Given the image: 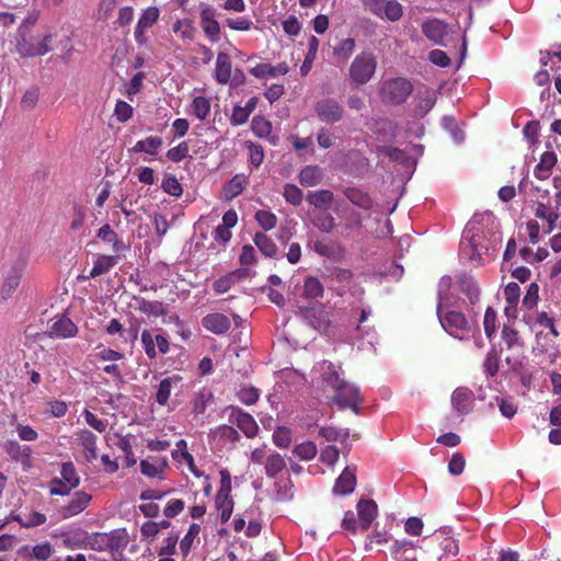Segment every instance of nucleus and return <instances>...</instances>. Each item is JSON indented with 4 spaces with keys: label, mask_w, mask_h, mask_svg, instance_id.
Segmentation results:
<instances>
[{
    "label": "nucleus",
    "mask_w": 561,
    "mask_h": 561,
    "mask_svg": "<svg viewBox=\"0 0 561 561\" xmlns=\"http://www.w3.org/2000/svg\"><path fill=\"white\" fill-rule=\"evenodd\" d=\"M318 370L320 371L322 389L324 391L332 390L329 401L336 404L341 410L351 409L358 412V405L362 402L358 387L341 378L332 362H320Z\"/></svg>",
    "instance_id": "obj_1"
},
{
    "label": "nucleus",
    "mask_w": 561,
    "mask_h": 561,
    "mask_svg": "<svg viewBox=\"0 0 561 561\" xmlns=\"http://www.w3.org/2000/svg\"><path fill=\"white\" fill-rule=\"evenodd\" d=\"M453 285V277L443 276L438 282V304L436 313L440 325L451 336L463 337L469 336L472 331V324L467 316L460 310L448 309V293Z\"/></svg>",
    "instance_id": "obj_2"
},
{
    "label": "nucleus",
    "mask_w": 561,
    "mask_h": 561,
    "mask_svg": "<svg viewBox=\"0 0 561 561\" xmlns=\"http://www.w3.org/2000/svg\"><path fill=\"white\" fill-rule=\"evenodd\" d=\"M50 42L51 35L37 39L33 32H25V27H19L15 34V51L23 58L37 57L48 53Z\"/></svg>",
    "instance_id": "obj_3"
},
{
    "label": "nucleus",
    "mask_w": 561,
    "mask_h": 561,
    "mask_svg": "<svg viewBox=\"0 0 561 561\" xmlns=\"http://www.w3.org/2000/svg\"><path fill=\"white\" fill-rule=\"evenodd\" d=\"M376 68L377 61L374 54L363 51L353 58L348 68V77L355 84H367L375 76Z\"/></svg>",
    "instance_id": "obj_4"
},
{
    "label": "nucleus",
    "mask_w": 561,
    "mask_h": 561,
    "mask_svg": "<svg viewBox=\"0 0 561 561\" xmlns=\"http://www.w3.org/2000/svg\"><path fill=\"white\" fill-rule=\"evenodd\" d=\"M413 91V84L404 78L389 79L382 82L380 98L385 103L401 105Z\"/></svg>",
    "instance_id": "obj_5"
},
{
    "label": "nucleus",
    "mask_w": 561,
    "mask_h": 561,
    "mask_svg": "<svg viewBox=\"0 0 561 561\" xmlns=\"http://www.w3.org/2000/svg\"><path fill=\"white\" fill-rule=\"evenodd\" d=\"M60 478H54L50 482L49 494L51 495H69L70 491L76 490L80 484V476L73 462H62Z\"/></svg>",
    "instance_id": "obj_6"
},
{
    "label": "nucleus",
    "mask_w": 561,
    "mask_h": 561,
    "mask_svg": "<svg viewBox=\"0 0 561 561\" xmlns=\"http://www.w3.org/2000/svg\"><path fill=\"white\" fill-rule=\"evenodd\" d=\"M314 113L320 122L333 124L341 122L344 117L345 110L337 100L327 96L314 103Z\"/></svg>",
    "instance_id": "obj_7"
},
{
    "label": "nucleus",
    "mask_w": 561,
    "mask_h": 561,
    "mask_svg": "<svg viewBox=\"0 0 561 561\" xmlns=\"http://www.w3.org/2000/svg\"><path fill=\"white\" fill-rule=\"evenodd\" d=\"M459 551L457 539L444 536V534H434L427 546V552L431 558L442 560L448 556H456Z\"/></svg>",
    "instance_id": "obj_8"
},
{
    "label": "nucleus",
    "mask_w": 561,
    "mask_h": 561,
    "mask_svg": "<svg viewBox=\"0 0 561 561\" xmlns=\"http://www.w3.org/2000/svg\"><path fill=\"white\" fill-rule=\"evenodd\" d=\"M78 332V325L65 313L54 316L48 323V335L51 337L67 340V337L76 336Z\"/></svg>",
    "instance_id": "obj_9"
},
{
    "label": "nucleus",
    "mask_w": 561,
    "mask_h": 561,
    "mask_svg": "<svg viewBox=\"0 0 561 561\" xmlns=\"http://www.w3.org/2000/svg\"><path fill=\"white\" fill-rule=\"evenodd\" d=\"M92 501V494L87 493V491L79 490L75 491L71 497L66 502L65 505L60 506V513L64 518H70L77 516L81 512L85 511L87 506L90 505Z\"/></svg>",
    "instance_id": "obj_10"
},
{
    "label": "nucleus",
    "mask_w": 561,
    "mask_h": 561,
    "mask_svg": "<svg viewBox=\"0 0 561 561\" xmlns=\"http://www.w3.org/2000/svg\"><path fill=\"white\" fill-rule=\"evenodd\" d=\"M421 31L430 42L444 45V39L448 34V25L436 19L425 20L422 22Z\"/></svg>",
    "instance_id": "obj_11"
},
{
    "label": "nucleus",
    "mask_w": 561,
    "mask_h": 561,
    "mask_svg": "<svg viewBox=\"0 0 561 561\" xmlns=\"http://www.w3.org/2000/svg\"><path fill=\"white\" fill-rule=\"evenodd\" d=\"M473 390L467 387L456 388L451 393V405L461 415L469 414L473 409Z\"/></svg>",
    "instance_id": "obj_12"
},
{
    "label": "nucleus",
    "mask_w": 561,
    "mask_h": 561,
    "mask_svg": "<svg viewBox=\"0 0 561 561\" xmlns=\"http://www.w3.org/2000/svg\"><path fill=\"white\" fill-rule=\"evenodd\" d=\"M378 506L374 500H359L357 503L358 526L362 531H367L377 517Z\"/></svg>",
    "instance_id": "obj_13"
},
{
    "label": "nucleus",
    "mask_w": 561,
    "mask_h": 561,
    "mask_svg": "<svg viewBox=\"0 0 561 561\" xmlns=\"http://www.w3.org/2000/svg\"><path fill=\"white\" fill-rule=\"evenodd\" d=\"M201 24L209 42H219L220 25L219 21L215 18V9L213 7L208 5L202 10Z\"/></svg>",
    "instance_id": "obj_14"
},
{
    "label": "nucleus",
    "mask_w": 561,
    "mask_h": 561,
    "mask_svg": "<svg viewBox=\"0 0 561 561\" xmlns=\"http://www.w3.org/2000/svg\"><path fill=\"white\" fill-rule=\"evenodd\" d=\"M202 324L207 331L217 335L226 334L231 328L230 319L226 314L215 312L203 317Z\"/></svg>",
    "instance_id": "obj_15"
},
{
    "label": "nucleus",
    "mask_w": 561,
    "mask_h": 561,
    "mask_svg": "<svg viewBox=\"0 0 561 561\" xmlns=\"http://www.w3.org/2000/svg\"><path fill=\"white\" fill-rule=\"evenodd\" d=\"M357 478L354 469L346 467L339 474L332 491L337 495H350L355 490Z\"/></svg>",
    "instance_id": "obj_16"
},
{
    "label": "nucleus",
    "mask_w": 561,
    "mask_h": 561,
    "mask_svg": "<svg viewBox=\"0 0 561 561\" xmlns=\"http://www.w3.org/2000/svg\"><path fill=\"white\" fill-rule=\"evenodd\" d=\"M343 193L350 203L357 208H362L364 211H369L374 207L373 197H370L368 192L360 190L358 186H346Z\"/></svg>",
    "instance_id": "obj_17"
},
{
    "label": "nucleus",
    "mask_w": 561,
    "mask_h": 561,
    "mask_svg": "<svg viewBox=\"0 0 561 561\" xmlns=\"http://www.w3.org/2000/svg\"><path fill=\"white\" fill-rule=\"evenodd\" d=\"M119 256L117 255H104L100 254L94 260V265L87 276H79L81 279H89L101 276V274L108 273L114 266H116Z\"/></svg>",
    "instance_id": "obj_18"
},
{
    "label": "nucleus",
    "mask_w": 561,
    "mask_h": 561,
    "mask_svg": "<svg viewBox=\"0 0 561 561\" xmlns=\"http://www.w3.org/2000/svg\"><path fill=\"white\" fill-rule=\"evenodd\" d=\"M558 163V154L553 150H546L534 171L537 180L545 181L551 175L553 168Z\"/></svg>",
    "instance_id": "obj_19"
},
{
    "label": "nucleus",
    "mask_w": 561,
    "mask_h": 561,
    "mask_svg": "<svg viewBox=\"0 0 561 561\" xmlns=\"http://www.w3.org/2000/svg\"><path fill=\"white\" fill-rule=\"evenodd\" d=\"M249 71L252 76L256 77V79H267V77H277L288 73L289 67L286 62H279L277 65L257 64Z\"/></svg>",
    "instance_id": "obj_20"
},
{
    "label": "nucleus",
    "mask_w": 561,
    "mask_h": 561,
    "mask_svg": "<svg viewBox=\"0 0 561 561\" xmlns=\"http://www.w3.org/2000/svg\"><path fill=\"white\" fill-rule=\"evenodd\" d=\"M311 249L321 256L329 260H337L343 252L342 245L330 239H318L313 241Z\"/></svg>",
    "instance_id": "obj_21"
},
{
    "label": "nucleus",
    "mask_w": 561,
    "mask_h": 561,
    "mask_svg": "<svg viewBox=\"0 0 561 561\" xmlns=\"http://www.w3.org/2000/svg\"><path fill=\"white\" fill-rule=\"evenodd\" d=\"M457 284L459 286L460 291L467 295L469 302L471 305H476L479 302L481 297V289L479 288L477 280H474L473 276L463 273L457 278Z\"/></svg>",
    "instance_id": "obj_22"
},
{
    "label": "nucleus",
    "mask_w": 561,
    "mask_h": 561,
    "mask_svg": "<svg viewBox=\"0 0 561 561\" xmlns=\"http://www.w3.org/2000/svg\"><path fill=\"white\" fill-rule=\"evenodd\" d=\"M341 228L344 237H352L358 233L364 228L363 214L356 210H348L341 222Z\"/></svg>",
    "instance_id": "obj_23"
},
{
    "label": "nucleus",
    "mask_w": 561,
    "mask_h": 561,
    "mask_svg": "<svg viewBox=\"0 0 561 561\" xmlns=\"http://www.w3.org/2000/svg\"><path fill=\"white\" fill-rule=\"evenodd\" d=\"M236 425L248 437H254L257 434L259 426L253 415L244 413V411L238 409L233 411Z\"/></svg>",
    "instance_id": "obj_24"
},
{
    "label": "nucleus",
    "mask_w": 561,
    "mask_h": 561,
    "mask_svg": "<svg viewBox=\"0 0 561 561\" xmlns=\"http://www.w3.org/2000/svg\"><path fill=\"white\" fill-rule=\"evenodd\" d=\"M391 553L397 561H416L417 552L411 541H396L391 546Z\"/></svg>",
    "instance_id": "obj_25"
},
{
    "label": "nucleus",
    "mask_w": 561,
    "mask_h": 561,
    "mask_svg": "<svg viewBox=\"0 0 561 561\" xmlns=\"http://www.w3.org/2000/svg\"><path fill=\"white\" fill-rule=\"evenodd\" d=\"M215 78L219 84H227L231 79V58L227 53H218L216 59Z\"/></svg>",
    "instance_id": "obj_26"
},
{
    "label": "nucleus",
    "mask_w": 561,
    "mask_h": 561,
    "mask_svg": "<svg viewBox=\"0 0 561 561\" xmlns=\"http://www.w3.org/2000/svg\"><path fill=\"white\" fill-rule=\"evenodd\" d=\"M310 221L322 233H331L337 226L336 219L328 210L311 214Z\"/></svg>",
    "instance_id": "obj_27"
},
{
    "label": "nucleus",
    "mask_w": 561,
    "mask_h": 561,
    "mask_svg": "<svg viewBox=\"0 0 561 561\" xmlns=\"http://www.w3.org/2000/svg\"><path fill=\"white\" fill-rule=\"evenodd\" d=\"M172 458H174L179 462L183 460L186 465H188V468L193 474L197 477L203 474L196 468L192 454L187 451V443L184 440V438H181L179 442L175 443V448L172 450Z\"/></svg>",
    "instance_id": "obj_28"
},
{
    "label": "nucleus",
    "mask_w": 561,
    "mask_h": 561,
    "mask_svg": "<svg viewBox=\"0 0 561 561\" xmlns=\"http://www.w3.org/2000/svg\"><path fill=\"white\" fill-rule=\"evenodd\" d=\"M307 201L313 207L318 208L320 211H323V209H330L332 207L334 195L332 191L320 190L307 193Z\"/></svg>",
    "instance_id": "obj_29"
},
{
    "label": "nucleus",
    "mask_w": 561,
    "mask_h": 561,
    "mask_svg": "<svg viewBox=\"0 0 561 561\" xmlns=\"http://www.w3.org/2000/svg\"><path fill=\"white\" fill-rule=\"evenodd\" d=\"M323 178V171L319 165H306L298 174V181L302 186H317Z\"/></svg>",
    "instance_id": "obj_30"
},
{
    "label": "nucleus",
    "mask_w": 561,
    "mask_h": 561,
    "mask_svg": "<svg viewBox=\"0 0 561 561\" xmlns=\"http://www.w3.org/2000/svg\"><path fill=\"white\" fill-rule=\"evenodd\" d=\"M24 271V265L14 266L8 273L2 284V296L9 298L16 290Z\"/></svg>",
    "instance_id": "obj_31"
},
{
    "label": "nucleus",
    "mask_w": 561,
    "mask_h": 561,
    "mask_svg": "<svg viewBox=\"0 0 561 561\" xmlns=\"http://www.w3.org/2000/svg\"><path fill=\"white\" fill-rule=\"evenodd\" d=\"M215 507L220 517V522L225 524L231 518L234 501L231 495L216 494Z\"/></svg>",
    "instance_id": "obj_32"
},
{
    "label": "nucleus",
    "mask_w": 561,
    "mask_h": 561,
    "mask_svg": "<svg viewBox=\"0 0 561 561\" xmlns=\"http://www.w3.org/2000/svg\"><path fill=\"white\" fill-rule=\"evenodd\" d=\"M163 144V139L161 137L157 136H150L145 139H139L135 147L130 148L129 151L133 153H140V151H144L148 154H157L159 148H161Z\"/></svg>",
    "instance_id": "obj_33"
},
{
    "label": "nucleus",
    "mask_w": 561,
    "mask_h": 561,
    "mask_svg": "<svg viewBox=\"0 0 561 561\" xmlns=\"http://www.w3.org/2000/svg\"><path fill=\"white\" fill-rule=\"evenodd\" d=\"M324 286L316 276H307L304 280L302 296L307 299L322 298L324 295Z\"/></svg>",
    "instance_id": "obj_34"
},
{
    "label": "nucleus",
    "mask_w": 561,
    "mask_h": 561,
    "mask_svg": "<svg viewBox=\"0 0 561 561\" xmlns=\"http://www.w3.org/2000/svg\"><path fill=\"white\" fill-rule=\"evenodd\" d=\"M96 236L99 239L110 242L112 244V250L115 252H119L126 249L124 241L118 238L116 231L113 230L108 224H104L101 228H99Z\"/></svg>",
    "instance_id": "obj_35"
},
{
    "label": "nucleus",
    "mask_w": 561,
    "mask_h": 561,
    "mask_svg": "<svg viewBox=\"0 0 561 561\" xmlns=\"http://www.w3.org/2000/svg\"><path fill=\"white\" fill-rule=\"evenodd\" d=\"M181 377L179 376H172L163 378L158 386L156 400L158 404L165 405L168 404V400L170 399V396L172 393L173 385H176L180 382Z\"/></svg>",
    "instance_id": "obj_36"
},
{
    "label": "nucleus",
    "mask_w": 561,
    "mask_h": 561,
    "mask_svg": "<svg viewBox=\"0 0 561 561\" xmlns=\"http://www.w3.org/2000/svg\"><path fill=\"white\" fill-rule=\"evenodd\" d=\"M84 457L89 462L98 458L96 435L91 431H82L80 434Z\"/></svg>",
    "instance_id": "obj_37"
},
{
    "label": "nucleus",
    "mask_w": 561,
    "mask_h": 561,
    "mask_svg": "<svg viewBox=\"0 0 561 561\" xmlns=\"http://www.w3.org/2000/svg\"><path fill=\"white\" fill-rule=\"evenodd\" d=\"M285 467L286 461L282 454L272 453L267 455L265 460V474L268 476L270 479H274Z\"/></svg>",
    "instance_id": "obj_38"
},
{
    "label": "nucleus",
    "mask_w": 561,
    "mask_h": 561,
    "mask_svg": "<svg viewBox=\"0 0 561 561\" xmlns=\"http://www.w3.org/2000/svg\"><path fill=\"white\" fill-rule=\"evenodd\" d=\"M253 240L263 255L270 257H274L276 255L278 249L270 236L266 233L256 232Z\"/></svg>",
    "instance_id": "obj_39"
},
{
    "label": "nucleus",
    "mask_w": 561,
    "mask_h": 561,
    "mask_svg": "<svg viewBox=\"0 0 561 561\" xmlns=\"http://www.w3.org/2000/svg\"><path fill=\"white\" fill-rule=\"evenodd\" d=\"M319 39L317 36H311L308 41V51L305 56L304 62L300 67V73L302 76H307L310 70L312 69V64L314 62V59L317 58V51L319 48Z\"/></svg>",
    "instance_id": "obj_40"
},
{
    "label": "nucleus",
    "mask_w": 561,
    "mask_h": 561,
    "mask_svg": "<svg viewBox=\"0 0 561 561\" xmlns=\"http://www.w3.org/2000/svg\"><path fill=\"white\" fill-rule=\"evenodd\" d=\"M4 450L11 456V458L20 460L21 462L28 460L31 457V448L28 446H21L20 443L15 440L7 442Z\"/></svg>",
    "instance_id": "obj_41"
},
{
    "label": "nucleus",
    "mask_w": 561,
    "mask_h": 561,
    "mask_svg": "<svg viewBox=\"0 0 561 561\" xmlns=\"http://www.w3.org/2000/svg\"><path fill=\"white\" fill-rule=\"evenodd\" d=\"M504 296L506 300L505 313L510 314V309L516 310L520 299V286L516 282L508 283L504 288Z\"/></svg>",
    "instance_id": "obj_42"
},
{
    "label": "nucleus",
    "mask_w": 561,
    "mask_h": 561,
    "mask_svg": "<svg viewBox=\"0 0 561 561\" xmlns=\"http://www.w3.org/2000/svg\"><path fill=\"white\" fill-rule=\"evenodd\" d=\"M247 183V176L244 174H236L229 182L226 183L224 191L227 198H233L242 193Z\"/></svg>",
    "instance_id": "obj_43"
},
{
    "label": "nucleus",
    "mask_w": 561,
    "mask_h": 561,
    "mask_svg": "<svg viewBox=\"0 0 561 561\" xmlns=\"http://www.w3.org/2000/svg\"><path fill=\"white\" fill-rule=\"evenodd\" d=\"M167 466V459H158L154 462H150L148 459H142L140 461L141 473L147 477H158L164 472Z\"/></svg>",
    "instance_id": "obj_44"
},
{
    "label": "nucleus",
    "mask_w": 561,
    "mask_h": 561,
    "mask_svg": "<svg viewBox=\"0 0 561 561\" xmlns=\"http://www.w3.org/2000/svg\"><path fill=\"white\" fill-rule=\"evenodd\" d=\"M172 31L179 33L180 37L184 42H193L195 27L193 22L190 20H178L172 25Z\"/></svg>",
    "instance_id": "obj_45"
},
{
    "label": "nucleus",
    "mask_w": 561,
    "mask_h": 561,
    "mask_svg": "<svg viewBox=\"0 0 561 561\" xmlns=\"http://www.w3.org/2000/svg\"><path fill=\"white\" fill-rule=\"evenodd\" d=\"M106 540L108 550H121L126 548L128 543V536L126 530H114L112 533H107Z\"/></svg>",
    "instance_id": "obj_46"
},
{
    "label": "nucleus",
    "mask_w": 561,
    "mask_h": 561,
    "mask_svg": "<svg viewBox=\"0 0 561 561\" xmlns=\"http://www.w3.org/2000/svg\"><path fill=\"white\" fill-rule=\"evenodd\" d=\"M355 48V41L353 37H347L337 43V45L333 48L334 56L340 59L342 62H346V60L351 57Z\"/></svg>",
    "instance_id": "obj_47"
},
{
    "label": "nucleus",
    "mask_w": 561,
    "mask_h": 561,
    "mask_svg": "<svg viewBox=\"0 0 561 561\" xmlns=\"http://www.w3.org/2000/svg\"><path fill=\"white\" fill-rule=\"evenodd\" d=\"M201 533V526L198 523H192L187 534L180 541V549L183 554H188L196 538Z\"/></svg>",
    "instance_id": "obj_48"
},
{
    "label": "nucleus",
    "mask_w": 561,
    "mask_h": 561,
    "mask_svg": "<svg viewBox=\"0 0 561 561\" xmlns=\"http://www.w3.org/2000/svg\"><path fill=\"white\" fill-rule=\"evenodd\" d=\"M193 114L199 119H206L210 114V100L207 96H194L192 102Z\"/></svg>",
    "instance_id": "obj_49"
},
{
    "label": "nucleus",
    "mask_w": 561,
    "mask_h": 561,
    "mask_svg": "<svg viewBox=\"0 0 561 561\" xmlns=\"http://www.w3.org/2000/svg\"><path fill=\"white\" fill-rule=\"evenodd\" d=\"M317 446L314 442L311 440L299 443L297 446L294 447V454L302 460L313 459L314 457H317Z\"/></svg>",
    "instance_id": "obj_50"
},
{
    "label": "nucleus",
    "mask_w": 561,
    "mask_h": 561,
    "mask_svg": "<svg viewBox=\"0 0 561 561\" xmlns=\"http://www.w3.org/2000/svg\"><path fill=\"white\" fill-rule=\"evenodd\" d=\"M138 309L146 314L149 316H163L167 313V308L163 302L160 301H147V299L142 298Z\"/></svg>",
    "instance_id": "obj_51"
},
{
    "label": "nucleus",
    "mask_w": 561,
    "mask_h": 561,
    "mask_svg": "<svg viewBox=\"0 0 561 561\" xmlns=\"http://www.w3.org/2000/svg\"><path fill=\"white\" fill-rule=\"evenodd\" d=\"M283 196L285 202L293 205H300L304 202V192L301 188L294 184H285Z\"/></svg>",
    "instance_id": "obj_52"
},
{
    "label": "nucleus",
    "mask_w": 561,
    "mask_h": 561,
    "mask_svg": "<svg viewBox=\"0 0 561 561\" xmlns=\"http://www.w3.org/2000/svg\"><path fill=\"white\" fill-rule=\"evenodd\" d=\"M53 554L54 547L48 541L36 543L32 547V558L37 561H48Z\"/></svg>",
    "instance_id": "obj_53"
},
{
    "label": "nucleus",
    "mask_w": 561,
    "mask_h": 561,
    "mask_svg": "<svg viewBox=\"0 0 561 561\" xmlns=\"http://www.w3.org/2000/svg\"><path fill=\"white\" fill-rule=\"evenodd\" d=\"M403 15L401 3L397 0H386L383 7V18L389 21H399Z\"/></svg>",
    "instance_id": "obj_54"
},
{
    "label": "nucleus",
    "mask_w": 561,
    "mask_h": 561,
    "mask_svg": "<svg viewBox=\"0 0 561 561\" xmlns=\"http://www.w3.org/2000/svg\"><path fill=\"white\" fill-rule=\"evenodd\" d=\"M497 314L494 310V308L489 307L484 311V319H483V327H484V334L489 337H492L496 330H497Z\"/></svg>",
    "instance_id": "obj_55"
},
{
    "label": "nucleus",
    "mask_w": 561,
    "mask_h": 561,
    "mask_svg": "<svg viewBox=\"0 0 561 561\" xmlns=\"http://www.w3.org/2000/svg\"><path fill=\"white\" fill-rule=\"evenodd\" d=\"M188 154L190 145L186 141H182L174 148L168 149L167 159L171 160L173 163H180V161L184 160Z\"/></svg>",
    "instance_id": "obj_56"
},
{
    "label": "nucleus",
    "mask_w": 561,
    "mask_h": 561,
    "mask_svg": "<svg viewBox=\"0 0 561 561\" xmlns=\"http://www.w3.org/2000/svg\"><path fill=\"white\" fill-rule=\"evenodd\" d=\"M159 14L160 13L158 7H147L146 10L142 11L138 22H140L141 26L147 31V28L156 25V23L159 21Z\"/></svg>",
    "instance_id": "obj_57"
},
{
    "label": "nucleus",
    "mask_w": 561,
    "mask_h": 561,
    "mask_svg": "<svg viewBox=\"0 0 561 561\" xmlns=\"http://www.w3.org/2000/svg\"><path fill=\"white\" fill-rule=\"evenodd\" d=\"M141 342L144 351L146 352L147 357L156 358L157 350H156V336H153L152 332L149 330H142L141 332Z\"/></svg>",
    "instance_id": "obj_58"
},
{
    "label": "nucleus",
    "mask_w": 561,
    "mask_h": 561,
    "mask_svg": "<svg viewBox=\"0 0 561 561\" xmlns=\"http://www.w3.org/2000/svg\"><path fill=\"white\" fill-rule=\"evenodd\" d=\"M162 191L169 193L171 196L180 197L183 193L180 181L174 175H167L161 183Z\"/></svg>",
    "instance_id": "obj_59"
},
{
    "label": "nucleus",
    "mask_w": 561,
    "mask_h": 561,
    "mask_svg": "<svg viewBox=\"0 0 561 561\" xmlns=\"http://www.w3.org/2000/svg\"><path fill=\"white\" fill-rule=\"evenodd\" d=\"M255 218L264 230L274 229L277 225V217L274 213L267 210H259L255 213Z\"/></svg>",
    "instance_id": "obj_60"
},
{
    "label": "nucleus",
    "mask_w": 561,
    "mask_h": 561,
    "mask_svg": "<svg viewBox=\"0 0 561 561\" xmlns=\"http://www.w3.org/2000/svg\"><path fill=\"white\" fill-rule=\"evenodd\" d=\"M114 114L118 122L126 123L127 119L133 117L134 107L130 104H128V102L118 100V101H116Z\"/></svg>",
    "instance_id": "obj_61"
},
{
    "label": "nucleus",
    "mask_w": 561,
    "mask_h": 561,
    "mask_svg": "<svg viewBox=\"0 0 561 561\" xmlns=\"http://www.w3.org/2000/svg\"><path fill=\"white\" fill-rule=\"evenodd\" d=\"M539 300V286L537 283H530L529 286H527V293L525 294L523 298V306L527 309H533L535 306H537V302Z\"/></svg>",
    "instance_id": "obj_62"
},
{
    "label": "nucleus",
    "mask_w": 561,
    "mask_h": 561,
    "mask_svg": "<svg viewBox=\"0 0 561 561\" xmlns=\"http://www.w3.org/2000/svg\"><path fill=\"white\" fill-rule=\"evenodd\" d=\"M291 442V433L287 427L279 426L273 432V443L275 446L286 448Z\"/></svg>",
    "instance_id": "obj_63"
},
{
    "label": "nucleus",
    "mask_w": 561,
    "mask_h": 561,
    "mask_svg": "<svg viewBox=\"0 0 561 561\" xmlns=\"http://www.w3.org/2000/svg\"><path fill=\"white\" fill-rule=\"evenodd\" d=\"M226 24L232 31H251L253 22L249 16H237L236 19H226Z\"/></svg>",
    "instance_id": "obj_64"
}]
</instances>
